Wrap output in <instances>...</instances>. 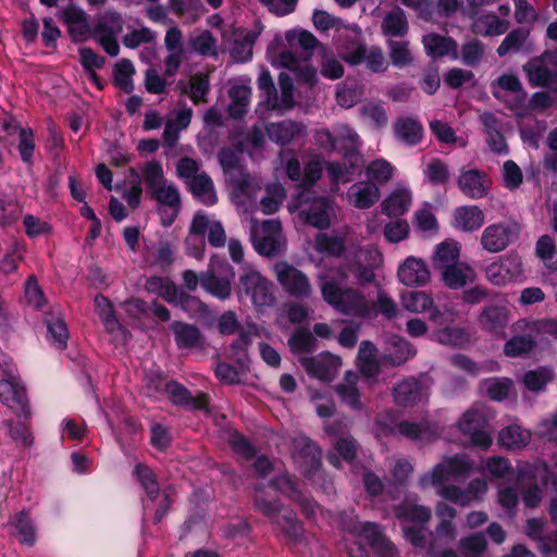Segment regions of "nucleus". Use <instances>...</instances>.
Wrapping results in <instances>:
<instances>
[{
	"label": "nucleus",
	"mask_w": 557,
	"mask_h": 557,
	"mask_svg": "<svg viewBox=\"0 0 557 557\" xmlns=\"http://www.w3.org/2000/svg\"><path fill=\"white\" fill-rule=\"evenodd\" d=\"M170 330L173 332L176 346L180 349H191L200 344L202 336L200 330L194 324L174 321L171 323Z\"/></svg>",
	"instance_id": "obj_27"
},
{
	"label": "nucleus",
	"mask_w": 557,
	"mask_h": 557,
	"mask_svg": "<svg viewBox=\"0 0 557 557\" xmlns=\"http://www.w3.org/2000/svg\"><path fill=\"white\" fill-rule=\"evenodd\" d=\"M418 495L407 496L404 500L394 507L395 517L401 522V525L428 524L432 518V510L424 505L416 504Z\"/></svg>",
	"instance_id": "obj_14"
},
{
	"label": "nucleus",
	"mask_w": 557,
	"mask_h": 557,
	"mask_svg": "<svg viewBox=\"0 0 557 557\" xmlns=\"http://www.w3.org/2000/svg\"><path fill=\"white\" fill-rule=\"evenodd\" d=\"M189 189L194 198L206 206H213L218 202L213 181L206 173L194 176L190 182Z\"/></svg>",
	"instance_id": "obj_30"
},
{
	"label": "nucleus",
	"mask_w": 557,
	"mask_h": 557,
	"mask_svg": "<svg viewBox=\"0 0 557 557\" xmlns=\"http://www.w3.org/2000/svg\"><path fill=\"white\" fill-rule=\"evenodd\" d=\"M301 208L300 215L304 221L318 230H327L331 225V200L325 196H315L311 190H302L296 198Z\"/></svg>",
	"instance_id": "obj_4"
},
{
	"label": "nucleus",
	"mask_w": 557,
	"mask_h": 557,
	"mask_svg": "<svg viewBox=\"0 0 557 557\" xmlns=\"http://www.w3.org/2000/svg\"><path fill=\"white\" fill-rule=\"evenodd\" d=\"M255 492L253 507L257 511L272 521L282 513L283 504L277 496H269L260 486Z\"/></svg>",
	"instance_id": "obj_34"
},
{
	"label": "nucleus",
	"mask_w": 557,
	"mask_h": 557,
	"mask_svg": "<svg viewBox=\"0 0 557 557\" xmlns=\"http://www.w3.org/2000/svg\"><path fill=\"white\" fill-rule=\"evenodd\" d=\"M317 249L331 257H341L346 251V240L343 236L319 233L315 237Z\"/></svg>",
	"instance_id": "obj_47"
},
{
	"label": "nucleus",
	"mask_w": 557,
	"mask_h": 557,
	"mask_svg": "<svg viewBox=\"0 0 557 557\" xmlns=\"http://www.w3.org/2000/svg\"><path fill=\"white\" fill-rule=\"evenodd\" d=\"M422 392V381L407 377L393 387L394 401L399 407L412 408L421 400Z\"/></svg>",
	"instance_id": "obj_18"
},
{
	"label": "nucleus",
	"mask_w": 557,
	"mask_h": 557,
	"mask_svg": "<svg viewBox=\"0 0 557 557\" xmlns=\"http://www.w3.org/2000/svg\"><path fill=\"white\" fill-rule=\"evenodd\" d=\"M349 196L354 197L352 205L357 209H369L380 199L379 187L371 182H359L351 186Z\"/></svg>",
	"instance_id": "obj_26"
},
{
	"label": "nucleus",
	"mask_w": 557,
	"mask_h": 557,
	"mask_svg": "<svg viewBox=\"0 0 557 557\" xmlns=\"http://www.w3.org/2000/svg\"><path fill=\"white\" fill-rule=\"evenodd\" d=\"M338 138L339 145H344L346 149H342L344 151V157L349 161V164L354 166V161L360 159V154L357 151V141L359 139L358 134L351 129L349 126L345 125L338 129Z\"/></svg>",
	"instance_id": "obj_59"
},
{
	"label": "nucleus",
	"mask_w": 557,
	"mask_h": 557,
	"mask_svg": "<svg viewBox=\"0 0 557 557\" xmlns=\"http://www.w3.org/2000/svg\"><path fill=\"white\" fill-rule=\"evenodd\" d=\"M395 137L408 147L419 145L424 135V127L420 121L410 116H401L394 123Z\"/></svg>",
	"instance_id": "obj_21"
},
{
	"label": "nucleus",
	"mask_w": 557,
	"mask_h": 557,
	"mask_svg": "<svg viewBox=\"0 0 557 557\" xmlns=\"http://www.w3.org/2000/svg\"><path fill=\"white\" fill-rule=\"evenodd\" d=\"M425 180L432 186L446 185L449 181L447 164L440 158H433L423 171Z\"/></svg>",
	"instance_id": "obj_57"
},
{
	"label": "nucleus",
	"mask_w": 557,
	"mask_h": 557,
	"mask_svg": "<svg viewBox=\"0 0 557 557\" xmlns=\"http://www.w3.org/2000/svg\"><path fill=\"white\" fill-rule=\"evenodd\" d=\"M460 247L454 240H445L437 245L434 257L433 265L436 270L443 269V265H449L458 262Z\"/></svg>",
	"instance_id": "obj_48"
},
{
	"label": "nucleus",
	"mask_w": 557,
	"mask_h": 557,
	"mask_svg": "<svg viewBox=\"0 0 557 557\" xmlns=\"http://www.w3.org/2000/svg\"><path fill=\"white\" fill-rule=\"evenodd\" d=\"M228 94L231 98L230 115L235 119H242L247 112L251 89L245 85H237L232 87Z\"/></svg>",
	"instance_id": "obj_46"
},
{
	"label": "nucleus",
	"mask_w": 557,
	"mask_h": 557,
	"mask_svg": "<svg viewBox=\"0 0 557 557\" xmlns=\"http://www.w3.org/2000/svg\"><path fill=\"white\" fill-rule=\"evenodd\" d=\"M287 541L297 543L302 539L304 527L293 510H284L274 520Z\"/></svg>",
	"instance_id": "obj_33"
},
{
	"label": "nucleus",
	"mask_w": 557,
	"mask_h": 557,
	"mask_svg": "<svg viewBox=\"0 0 557 557\" xmlns=\"http://www.w3.org/2000/svg\"><path fill=\"white\" fill-rule=\"evenodd\" d=\"M530 440L531 434L528 430H524L517 424H512L499 431L497 444L508 450H515L525 447Z\"/></svg>",
	"instance_id": "obj_28"
},
{
	"label": "nucleus",
	"mask_w": 557,
	"mask_h": 557,
	"mask_svg": "<svg viewBox=\"0 0 557 557\" xmlns=\"http://www.w3.org/2000/svg\"><path fill=\"white\" fill-rule=\"evenodd\" d=\"M235 292L240 301L249 299L257 311L273 307L276 302L274 284L253 269L239 275Z\"/></svg>",
	"instance_id": "obj_2"
},
{
	"label": "nucleus",
	"mask_w": 557,
	"mask_h": 557,
	"mask_svg": "<svg viewBox=\"0 0 557 557\" xmlns=\"http://www.w3.org/2000/svg\"><path fill=\"white\" fill-rule=\"evenodd\" d=\"M411 195L406 189H397L381 203L382 213L389 218H398L409 210Z\"/></svg>",
	"instance_id": "obj_31"
},
{
	"label": "nucleus",
	"mask_w": 557,
	"mask_h": 557,
	"mask_svg": "<svg viewBox=\"0 0 557 557\" xmlns=\"http://www.w3.org/2000/svg\"><path fill=\"white\" fill-rule=\"evenodd\" d=\"M382 33L389 37H404L408 33V22L400 8L389 11L382 21Z\"/></svg>",
	"instance_id": "obj_37"
},
{
	"label": "nucleus",
	"mask_w": 557,
	"mask_h": 557,
	"mask_svg": "<svg viewBox=\"0 0 557 557\" xmlns=\"http://www.w3.org/2000/svg\"><path fill=\"white\" fill-rule=\"evenodd\" d=\"M299 362L310 377L318 379L323 382H331L335 372L341 366L338 357L331 352H323L318 356H302Z\"/></svg>",
	"instance_id": "obj_12"
},
{
	"label": "nucleus",
	"mask_w": 557,
	"mask_h": 557,
	"mask_svg": "<svg viewBox=\"0 0 557 557\" xmlns=\"http://www.w3.org/2000/svg\"><path fill=\"white\" fill-rule=\"evenodd\" d=\"M134 475L137 478L141 488L145 491V494L150 502H156L158 496L160 495V485L157 479V474L146 463L138 462L133 471Z\"/></svg>",
	"instance_id": "obj_32"
},
{
	"label": "nucleus",
	"mask_w": 557,
	"mask_h": 557,
	"mask_svg": "<svg viewBox=\"0 0 557 557\" xmlns=\"http://www.w3.org/2000/svg\"><path fill=\"white\" fill-rule=\"evenodd\" d=\"M174 306L180 307L190 318L206 319L211 315L209 306L206 302L186 292H180Z\"/></svg>",
	"instance_id": "obj_40"
},
{
	"label": "nucleus",
	"mask_w": 557,
	"mask_h": 557,
	"mask_svg": "<svg viewBox=\"0 0 557 557\" xmlns=\"http://www.w3.org/2000/svg\"><path fill=\"white\" fill-rule=\"evenodd\" d=\"M135 67L131 60L121 59L113 67V84L125 94H132L134 90L133 75Z\"/></svg>",
	"instance_id": "obj_42"
},
{
	"label": "nucleus",
	"mask_w": 557,
	"mask_h": 557,
	"mask_svg": "<svg viewBox=\"0 0 557 557\" xmlns=\"http://www.w3.org/2000/svg\"><path fill=\"white\" fill-rule=\"evenodd\" d=\"M399 281L406 286H422L430 280V271L425 262L414 257H409L398 268Z\"/></svg>",
	"instance_id": "obj_19"
},
{
	"label": "nucleus",
	"mask_w": 557,
	"mask_h": 557,
	"mask_svg": "<svg viewBox=\"0 0 557 557\" xmlns=\"http://www.w3.org/2000/svg\"><path fill=\"white\" fill-rule=\"evenodd\" d=\"M228 445L231 449L246 460H252L257 456V448L237 430L230 434Z\"/></svg>",
	"instance_id": "obj_60"
},
{
	"label": "nucleus",
	"mask_w": 557,
	"mask_h": 557,
	"mask_svg": "<svg viewBox=\"0 0 557 557\" xmlns=\"http://www.w3.org/2000/svg\"><path fill=\"white\" fill-rule=\"evenodd\" d=\"M321 294L326 304L345 315L364 319L372 314V304L362 293L352 287L342 288L334 281H323Z\"/></svg>",
	"instance_id": "obj_1"
},
{
	"label": "nucleus",
	"mask_w": 557,
	"mask_h": 557,
	"mask_svg": "<svg viewBox=\"0 0 557 557\" xmlns=\"http://www.w3.org/2000/svg\"><path fill=\"white\" fill-rule=\"evenodd\" d=\"M414 347L405 338L397 337L391 343L384 360L392 367H400L416 355Z\"/></svg>",
	"instance_id": "obj_36"
},
{
	"label": "nucleus",
	"mask_w": 557,
	"mask_h": 557,
	"mask_svg": "<svg viewBox=\"0 0 557 557\" xmlns=\"http://www.w3.org/2000/svg\"><path fill=\"white\" fill-rule=\"evenodd\" d=\"M509 310L505 306L488 305L482 309L479 315L480 326L492 334H500L504 332L508 323Z\"/></svg>",
	"instance_id": "obj_22"
},
{
	"label": "nucleus",
	"mask_w": 557,
	"mask_h": 557,
	"mask_svg": "<svg viewBox=\"0 0 557 557\" xmlns=\"http://www.w3.org/2000/svg\"><path fill=\"white\" fill-rule=\"evenodd\" d=\"M424 47L428 54L432 58H442L450 51H455L457 44L451 37H445L438 34L428 35L424 40Z\"/></svg>",
	"instance_id": "obj_45"
},
{
	"label": "nucleus",
	"mask_w": 557,
	"mask_h": 557,
	"mask_svg": "<svg viewBox=\"0 0 557 557\" xmlns=\"http://www.w3.org/2000/svg\"><path fill=\"white\" fill-rule=\"evenodd\" d=\"M471 470L472 462L466 456L457 454L445 457L430 472L421 474L418 484L421 490H426L431 486L437 487L443 485L450 476H466Z\"/></svg>",
	"instance_id": "obj_3"
},
{
	"label": "nucleus",
	"mask_w": 557,
	"mask_h": 557,
	"mask_svg": "<svg viewBox=\"0 0 557 557\" xmlns=\"http://www.w3.org/2000/svg\"><path fill=\"white\" fill-rule=\"evenodd\" d=\"M486 395L491 400L503 401L512 386V381L508 377H491L485 381Z\"/></svg>",
	"instance_id": "obj_62"
},
{
	"label": "nucleus",
	"mask_w": 557,
	"mask_h": 557,
	"mask_svg": "<svg viewBox=\"0 0 557 557\" xmlns=\"http://www.w3.org/2000/svg\"><path fill=\"white\" fill-rule=\"evenodd\" d=\"M401 304L406 310L414 313H429L431 308L434 306L432 296L422 290L403 293Z\"/></svg>",
	"instance_id": "obj_44"
},
{
	"label": "nucleus",
	"mask_w": 557,
	"mask_h": 557,
	"mask_svg": "<svg viewBox=\"0 0 557 557\" xmlns=\"http://www.w3.org/2000/svg\"><path fill=\"white\" fill-rule=\"evenodd\" d=\"M59 20L66 26L67 35L75 45L83 44L95 36V26L89 22V15L78 5L70 2L58 13Z\"/></svg>",
	"instance_id": "obj_5"
},
{
	"label": "nucleus",
	"mask_w": 557,
	"mask_h": 557,
	"mask_svg": "<svg viewBox=\"0 0 557 557\" xmlns=\"http://www.w3.org/2000/svg\"><path fill=\"white\" fill-rule=\"evenodd\" d=\"M388 55L392 64L396 67H404L412 62V55L407 41L388 40Z\"/></svg>",
	"instance_id": "obj_64"
},
{
	"label": "nucleus",
	"mask_w": 557,
	"mask_h": 557,
	"mask_svg": "<svg viewBox=\"0 0 557 557\" xmlns=\"http://www.w3.org/2000/svg\"><path fill=\"white\" fill-rule=\"evenodd\" d=\"M460 191L469 199H482L491 189V178L487 173L479 169H461L457 178Z\"/></svg>",
	"instance_id": "obj_11"
},
{
	"label": "nucleus",
	"mask_w": 557,
	"mask_h": 557,
	"mask_svg": "<svg viewBox=\"0 0 557 557\" xmlns=\"http://www.w3.org/2000/svg\"><path fill=\"white\" fill-rule=\"evenodd\" d=\"M190 94L189 98L195 103L206 102V96L210 89L209 76L202 72H197L190 79Z\"/></svg>",
	"instance_id": "obj_63"
},
{
	"label": "nucleus",
	"mask_w": 557,
	"mask_h": 557,
	"mask_svg": "<svg viewBox=\"0 0 557 557\" xmlns=\"http://www.w3.org/2000/svg\"><path fill=\"white\" fill-rule=\"evenodd\" d=\"M363 540L377 557H399L396 545L385 535L377 522L368 521Z\"/></svg>",
	"instance_id": "obj_16"
},
{
	"label": "nucleus",
	"mask_w": 557,
	"mask_h": 557,
	"mask_svg": "<svg viewBox=\"0 0 557 557\" xmlns=\"http://www.w3.org/2000/svg\"><path fill=\"white\" fill-rule=\"evenodd\" d=\"M123 18L116 11H107L99 16L95 25V36L102 49L110 55L116 57L120 53V45L116 39L122 32Z\"/></svg>",
	"instance_id": "obj_6"
},
{
	"label": "nucleus",
	"mask_w": 557,
	"mask_h": 557,
	"mask_svg": "<svg viewBox=\"0 0 557 557\" xmlns=\"http://www.w3.org/2000/svg\"><path fill=\"white\" fill-rule=\"evenodd\" d=\"M285 38L289 46H294L295 42L298 44V46L304 50V61H308L313 52V50L319 45V40L317 37L308 32V30H287L285 33Z\"/></svg>",
	"instance_id": "obj_51"
},
{
	"label": "nucleus",
	"mask_w": 557,
	"mask_h": 557,
	"mask_svg": "<svg viewBox=\"0 0 557 557\" xmlns=\"http://www.w3.org/2000/svg\"><path fill=\"white\" fill-rule=\"evenodd\" d=\"M0 400L17 411L18 418L29 420L32 416L27 391L16 381H0Z\"/></svg>",
	"instance_id": "obj_13"
},
{
	"label": "nucleus",
	"mask_w": 557,
	"mask_h": 557,
	"mask_svg": "<svg viewBox=\"0 0 557 557\" xmlns=\"http://www.w3.org/2000/svg\"><path fill=\"white\" fill-rule=\"evenodd\" d=\"M529 83L533 87H542L557 95V71L549 70L542 60L535 58L522 66Z\"/></svg>",
	"instance_id": "obj_15"
},
{
	"label": "nucleus",
	"mask_w": 557,
	"mask_h": 557,
	"mask_svg": "<svg viewBox=\"0 0 557 557\" xmlns=\"http://www.w3.org/2000/svg\"><path fill=\"white\" fill-rule=\"evenodd\" d=\"M521 232L517 222L500 221L484 228L481 235V246L491 253L505 250Z\"/></svg>",
	"instance_id": "obj_7"
},
{
	"label": "nucleus",
	"mask_w": 557,
	"mask_h": 557,
	"mask_svg": "<svg viewBox=\"0 0 557 557\" xmlns=\"http://www.w3.org/2000/svg\"><path fill=\"white\" fill-rule=\"evenodd\" d=\"M143 178L147 186L149 197L157 193L166 181L163 175V169L159 161L152 160L145 164L143 169Z\"/></svg>",
	"instance_id": "obj_49"
},
{
	"label": "nucleus",
	"mask_w": 557,
	"mask_h": 557,
	"mask_svg": "<svg viewBox=\"0 0 557 557\" xmlns=\"http://www.w3.org/2000/svg\"><path fill=\"white\" fill-rule=\"evenodd\" d=\"M45 322L47 324L48 341L55 348L64 350L67 347V341L70 337L67 325L64 319L51 315L47 317Z\"/></svg>",
	"instance_id": "obj_38"
},
{
	"label": "nucleus",
	"mask_w": 557,
	"mask_h": 557,
	"mask_svg": "<svg viewBox=\"0 0 557 557\" xmlns=\"http://www.w3.org/2000/svg\"><path fill=\"white\" fill-rule=\"evenodd\" d=\"M458 317V311L448 305L442 308L433 306L429 311V322L433 326V331L445 329L453 325Z\"/></svg>",
	"instance_id": "obj_55"
},
{
	"label": "nucleus",
	"mask_w": 557,
	"mask_h": 557,
	"mask_svg": "<svg viewBox=\"0 0 557 557\" xmlns=\"http://www.w3.org/2000/svg\"><path fill=\"white\" fill-rule=\"evenodd\" d=\"M486 547L487 542L482 533L470 534L459 542V548L466 557H480Z\"/></svg>",
	"instance_id": "obj_61"
},
{
	"label": "nucleus",
	"mask_w": 557,
	"mask_h": 557,
	"mask_svg": "<svg viewBox=\"0 0 557 557\" xmlns=\"http://www.w3.org/2000/svg\"><path fill=\"white\" fill-rule=\"evenodd\" d=\"M16 531L21 544L33 547L37 542L36 525L30 517L29 510L23 509L16 512L10 520Z\"/></svg>",
	"instance_id": "obj_25"
},
{
	"label": "nucleus",
	"mask_w": 557,
	"mask_h": 557,
	"mask_svg": "<svg viewBox=\"0 0 557 557\" xmlns=\"http://www.w3.org/2000/svg\"><path fill=\"white\" fill-rule=\"evenodd\" d=\"M358 443L352 436L339 437L333 445V450L326 455L327 462L335 469H342V461L352 465L357 458Z\"/></svg>",
	"instance_id": "obj_23"
},
{
	"label": "nucleus",
	"mask_w": 557,
	"mask_h": 557,
	"mask_svg": "<svg viewBox=\"0 0 557 557\" xmlns=\"http://www.w3.org/2000/svg\"><path fill=\"white\" fill-rule=\"evenodd\" d=\"M218 160L235 189L246 193L250 186V175L240 163L237 152L232 148L224 147L218 153Z\"/></svg>",
	"instance_id": "obj_9"
},
{
	"label": "nucleus",
	"mask_w": 557,
	"mask_h": 557,
	"mask_svg": "<svg viewBox=\"0 0 557 557\" xmlns=\"http://www.w3.org/2000/svg\"><path fill=\"white\" fill-rule=\"evenodd\" d=\"M432 338L437 343L451 347H463L469 343V334L463 327L449 325L433 331Z\"/></svg>",
	"instance_id": "obj_43"
},
{
	"label": "nucleus",
	"mask_w": 557,
	"mask_h": 557,
	"mask_svg": "<svg viewBox=\"0 0 557 557\" xmlns=\"http://www.w3.org/2000/svg\"><path fill=\"white\" fill-rule=\"evenodd\" d=\"M265 131L269 139L280 146H286L306 134V127L302 123L289 119L269 123Z\"/></svg>",
	"instance_id": "obj_17"
},
{
	"label": "nucleus",
	"mask_w": 557,
	"mask_h": 557,
	"mask_svg": "<svg viewBox=\"0 0 557 557\" xmlns=\"http://www.w3.org/2000/svg\"><path fill=\"white\" fill-rule=\"evenodd\" d=\"M553 380V373L545 367L529 370L523 375V384L531 391L539 393L544 391L548 382Z\"/></svg>",
	"instance_id": "obj_58"
},
{
	"label": "nucleus",
	"mask_w": 557,
	"mask_h": 557,
	"mask_svg": "<svg viewBox=\"0 0 557 557\" xmlns=\"http://www.w3.org/2000/svg\"><path fill=\"white\" fill-rule=\"evenodd\" d=\"M487 426L488 420L484 412L475 409L467 410L458 421V429L463 435L487 429Z\"/></svg>",
	"instance_id": "obj_53"
},
{
	"label": "nucleus",
	"mask_w": 557,
	"mask_h": 557,
	"mask_svg": "<svg viewBox=\"0 0 557 557\" xmlns=\"http://www.w3.org/2000/svg\"><path fill=\"white\" fill-rule=\"evenodd\" d=\"M276 280L283 289L294 298H308L312 287L308 276L286 261H278L274 267Z\"/></svg>",
	"instance_id": "obj_8"
},
{
	"label": "nucleus",
	"mask_w": 557,
	"mask_h": 557,
	"mask_svg": "<svg viewBox=\"0 0 557 557\" xmlns=\"http://www.w3.org/2000/svg\"><path fill=\"white\" fill-rule=\"evenodd\" d=\"M251 344V334L246 330H242L237 338H235L228 347L232 359L242 368L246 367L248 363V348Z\"/></svg>",
	"instance_id": "obj_50"
},
{
	"label": "nucleus",
	"mask_w": 557,
	"mask_h": 557,
	"mask_svg": "<svg viewBox=\"0 0 557 557\" xmlns=\"http://www.w3.org/2000/svg\"><path fill=\"white\" fill-rule=\"evenodd\" d=\"M150 198L162 206L174 209V214L170 219L163 220V225L170 226L177 216V212L181 208V195L177 187L174 184L166 185L165 183L157 193L151 195Z\"/></svg>",
	"instance_id": "obj_35"
},
{
	"label": "nucleus",
	"mask_w": 557,
	"mask_h": 557,
	"mask_svg": "<svg viewBox=\"0 0 557 557\" xmlns=\"http://www.w3.org/2000/svg\"><path fill=\"white\" fill-rule=\"evenodd\" d=\"M295 449L298 451L306 467L307 476H311L322 466V449L310 437L300 436L294 441Z\"/></svg>",
	"instance_id": "obj_20"
},
{
	"label": "nucleus",
	"mask_w": 557,
	"mask_h": 557,
	"mask_svg": "<svg viewBox=\"0 0 557 557\" xmlns=\"http://www.w3.org/2000/svg\"><path fill=\"white\" fill-rule=\"evenodd\" d=\"M289 350L294 355L310 354L317 348V339L307 327H297L287 339Z\"/></svg>",
	"instance_id": "obj_39"
},
{
	"label": "nucleus",
	"mask_w": 557,
	"mask_h": 557,
	"mask_svg": "<svg viewBox=\"0 0 557 557\" xmlns=\"http://www.w3.org/2000/svg\"><path fill=\"white\" fill-rule=\"evenodd\" d=\"M455 227L472 233L479 230L484 223V213L473 205L460 206L454 211Z\"/></svg>",
	"instance_id": "obj_24"
},
{
	"label": "nucleus",
	"mask_w": 557,
	"mask_h": 557,
	"mask_svg": "<svg viewBox=\"0 0 557 557\" xmlns=\"http://www.w3.org/2000/svg\"><path fill=\"white\" fill-rule=\"evenodd\" d=\"M213 261L211 260L209 268L206 271H201V287L202 289L219 300H227L232 296V280L235 276L233 267L226 262H222V267L225 268L230 275L219 276L212 269Z\"/></svg>",
	"instance_id": "obj_10"
},
{
	"label": "nucleus",
	"mask_w": 557,
	"mask_h": 557,
	"mask_svg": "<svg viewBox=\"0 0 557 557\" xmlns=\"http://www.w3.org/2000/svg\"><path fill=\"white\" fill-rule=\"evenodd\" d=\"M438 271L441 272L442 281L449 289H460L469 282H472L467 274V272L472 273V269L465 263L456 262L443 265V269Z\"/></svg>",
	"instance_id": "obj_29"
},
{
	"label": "nucleus",
	"mask_w": 557,
	"mask_h": 557,
	"mask_svg": "<svg viewBox=\"0 0 557 557\" xmlns=\"http://www.w3.org/2000/svg\"><path fill=\"white\" fill-rule=\"evenodd\" d=\"M146 288L164 299L168 304L174 305L177 300L180 290L175 283L161 276H151L147 278Z\"/></svg>",
	"instance_id": "obj_41"
},
{
	"label": "nucleus",
	"mask_w": 557,
	"mask_h": 557,
	"mask_svg": "<svg viewBox=\"0 0 557 557\" xmlns=\"http://www.w3.org/2000/svg\"><path fill=\"white\" fill-rule=\"evenodd\" d=\"M257 36L255 32L249 30L242 38H236L231 49V57L237 62L250 61Z\"/></svg>",
	"instance_id": "obj_54"
},
{
	"label": "nucleus",
	"mask_w": 557,
	"mask_h": 557,
	"mask_svg": "<svg viewBox=\"0 0 557 557\" xmlns=\"http://www.w3.org/2000/svg\"><path fill=\"white\" fill-rule=\"evenodd\" d=\"M535 347V341L531 335H515L504 345V354L510 358L528 355Z\"/></svg>",
	"instance_id": "obj_52"
},
{
	"label": "nucleus",
	"mask_w": 557,
	"mask_h": 557,
	"mask_svg": "<svg viewBox=\"0 0 557 557\" xmlns=\"http://www.w3.org/2000/svg\"><path fill=\"white\" fill-rule=\"evenodd\" d=\"M277 63L283 69L293 72H301L306 82H310L315 75V71L312 66L305 65L304 69L301 67L300 58L292 50H283L278 55Z\"/></svg>",
	"instance_id": "obj_56"
}]
</instances>
